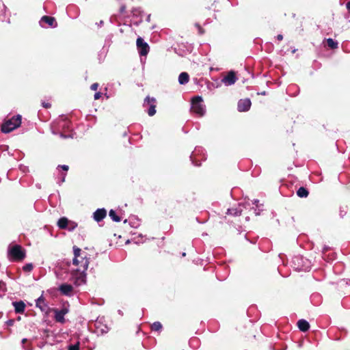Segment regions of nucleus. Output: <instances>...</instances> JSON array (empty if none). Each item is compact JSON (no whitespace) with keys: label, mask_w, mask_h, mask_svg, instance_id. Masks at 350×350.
Masks as SVG:
<instances>
[{"label":"nucleus","mask_w":350,"mask_h":350,"mask_svg":"<svg viewBox=\"0 0 350 350\" xmlns=\"http://www.w3.org/2000/svg\"><path fill=\"white\" fill-rule=\"evenodd\" d=\"M73 265L78 267L77 271L79 272L81 275H85V272L88 269L89 265L88 254L86 252L82 251L77 246L73 247Z\"/></svg>","instance_id":"nucleus-1"},{"label":"nucleus","mask_w":350,"mask_h":350,"mask_svg":"<svg viewBox=\"0 0 350 350\" xmlns=\"http://www.w3.org/2000/svg\"><path fill=\"white\" fill-rule=\"evenodd\" d=\"M21 116L16 115L10 119L5 120L1 125V131L4 133H8L18 128L21 124Z\"/></svg>","instance_id":"nucleus-2"},{"label":"nucleus","mask_w":350,"mask_h":350,"mask_svg":"<svg viewBox=\"0 0 350 350\" xmlns=\"http://www.w3.org/2000/svg\"><path fill=\"white\" fill-rule=\"evenodd\" d=\"M25 256V250L20 245H14L8 250V258L11 261L21 262Z\"/></svg>","instance_id":"nucleus-3"},{"label":"nucleus","mask_w":350,"mask_h":350,"mask_svg":"<svg viewBox=\"0 0 350 350\" xmlns=\"http://www.w3.org/2000/svg\"><path fill=\"white\" fill-rule=\"evenodd\" d=\"M202 102V98L200 96H196L191 99V110L200 116H202L205 111L201 104Z\"/></svg>","instance_id":"nucleus-4"},{"label":"nucleus","mask_w":350,"mask_h":350,"mask_svg":"<svg viewBox=\"0 0 350 350\" xmlns=\"http://www.w3.org/2000/svg\"><path fill=\"white\" fill-rule=\"evenodd\" d=\"M137 49L141 56H146L150 51V47L148 43L144 41L141 37L137 38L136 41Z\"/></svg>","instance_id":"nucleus-5"},{"label":"nucleus","mask_w":350,"mask_h":350,"mask_svg":"<svg viewBox=\"0 0 350 350\" xmlns=\"http://www.w3.org/2000/svg\"><path fill=\"white\" fill-rule=\"evenodd\" d=\"M251 100L249 98L241 99L238 102L237 108L239 111H247L251 107Z\"/></svg>","instance_id":"nucleus-6"},{"label":"nucleus","mask_w":350,"mask_h":350,"mask_svg":"<svg viewBox=\"0 0 350 350\" xmlns=\"http://www.w3.org/2000/svg\"><path fill=\"white\" fill-rule=\"evenodd\" d=\"M237 81V77L235 72L231 70L228 72L227 75L224 77L221 81L226 85H231L234 84Z\"/></svg>","instance_id":"nucleus-7"},{"label":"nucleus","mask_w":350,"mask_h":350,"mask_svg":"<svg viewBox=\"0 0 350 350\" xmlns=\"http://www.w3.org/2000/svg\"><path fill=\"white\" fill-rule=\"evenodd\" d=\"M59 291L62 295L70 296L73 291V286L71 284L64 283L59 286Z\"/></svg>","instance_id":"nucleus-8"},{"label":"nucleus","mask_w":350,"mask_h":350,"mask_svg":"<svg viewBox=\"0 0 350 350\" xmlns=\"http://www.w3.org/2000/svg\"><path fill=\"white\" fill-rule=\"evenodd\" d=\"M40 22L44 23L47 24L49 27H53V28L56 27L57 26L56 20L53 16H43L41 18Z\"/></svg>","instance_id":"nucleus-9"},{"label":"nucleus","mask_w":350,"mask_h":350,"mask_svg":"<svg viewBox=\"0 0 350 350\" xmlns=\"http://www.w3.org/2000/svg\"><path fill=\"white\" fill-rule=\"evenodd\" d=\"M55 319L57 322L64 323L65 322L64 315L67 313L66 309L60 310H55Z\"/></svg>","instance_id":"nucleus-10"},{"label":"nucleus","mask_w":350,"mask_h":350,"mask_svg":"<svg viewBox=\"0 0 350 350\" xmlns=\"http://www.w3.org/2000/svg\"><path fill=\"white\" fill-rule=\"evenodd\" d=\"M107 215V211L105 208H98L94 213V219L97 222L102 221Z\"/></svg>","instance_id":"nucleus-11"},{"label":"nucleus","mask_w":350,"mask_h":350,"mask_svg":"<svg viewBox=\"0 0 350 350\" xmlns=\"http://www.w3.org/2000/svg\"><path fill=\"white\" fill-rule=\"evenodd\" d=\"M14 310L16 313L23 314L25 312V304L23 301L13 302Z\"/></svg>","instance_id":"nucleus-12"},{"label":"nucleus","mask_w":350,"mask_h":350,"mask_svg":"<svg viewBox=\"0 0 350 350\" xmlns=\"http://www.w3.org/2000/svg\"><path fill=\"white\" fill-rule=\"evenodd\" d=\"M297 326L301 332H306L310 328L309 323L304 319L299 320L297 322Z\"/></svg>","instance_id":"nucleus-13"},{"label":"nucleus","mask_w":350,"mask_h":350,"mask_svg":"<svg viewBox=\"0 0 350 350\" xmlns=\"http://www.w3.org/2000/svg\"><path fill=\"white\" fill-rule=\"evenodd\" d=\"M70 221L66 217H61L57 221V226L60 229H66Z\"/></svg>","instance_id":"nucleus-14"},{"label":"nucleus","mask_w":350,"mask_h":350,"mask_svg":"<svg viewBox=\"0 0 350 350\" xmlns=\"http://www.w3.org/2000/svg\"><path fill=\"white\" fill-rule=\"evenodd\" d=\"M189 75L187 72H183L179 75L178 82L181 85L186 84L189 82Z\"/></svg>","instance_id":"nucleus-15"},{"label":"nucleus","mask_w":350,"mask_h":350,"mask_svg":"<svg viewBox=\"0 0 350 350\" xmlns=\"http://www.w3.org/2000/svg\"><path fill=\"white\" fill-rule=\"evenodd\" d=\"M297 195L299 198H307L308 196V195H309V192H308V191L307 190L306 188H305L304 187H301L297 190Z\"/></svg>","instance_id":"nucleus-16"},{"label":"nucleus","mask_w":350,"mask_h":350,"mask_svg":"<svg viewBox=\"0 0 350 350\" xmlns=\"http://www.w3.org/2000/svg\"><path fill=\"white\" fill-rule=\"evenodd\" d=\"M327 45L332 49H336L338 48V42L334 41L332 38H328L326 40Z\"/></svg>","instance_id":"nucleus-17"},{"label":"nucleus","mask_w":350,"mask_h":350,"mask_svg":"<svg viewBox=\"0 0 350 350\" xmlns=\"http://www.w3.org/2000/svg\"><path fill=\"white\" fill-rule=\"evenodd\" d=\"M109 215L111 218V219L114 221L119 222L121 221L120 217H119L116 214V211L113 209L109 211Z\"/></svg>","instance_id":"nucleus-18"},{"label":"nucleus","mask_w":350,"mask_h":350,"mask_svg":"<svg viewBox=\"0 0 350 350\" xmlns=\"http://www.w3.org/2000/svg\"><path fill=\"white\" fill-rule=\"evenodd\" d=\"M162 328V324L159 321H155L151 325L152 331L159 332Z\"/></svg>","instance_id":"nucleus-19"},{"label":"nucleus","mask_w":350,"mask_h":350,"mask_svg":"<svg viewBox=\"0 0 350 350\" xmlns=\"http://www.w3.org/2000/svg\"><path fill=\"white\" fill-rule=\"evenodd\" d=\"M155 108H156L155 104H151L150 105V107H149L148 111V114L150 116H154L156 113Z\"/></svg>","instance_id":"nucleus-20"},{"label":"nucleus","mask_w":350,"mask_h":350,"mask_svg":"<svg viewBox=\"0 0 350 350\" xmlns=\"http://www.w3.org/2000/svg\"><path fill=\"white\" fill-rule=\"evenodd\" d=\"M145 103H147V104L148 105H151V104H154L156 103V99L153 97H150V96H147L146 98H145V100H144Z\"/></svg>","instance_id":"nucleus-21"},{"label":"nucleus","mask_w":350,"mask_h":350,"mask_svg":"<svg viewBox=\"0 0 350 350\" xmlns=\"http://www.w3.org/2000/svg\"><path fill=\"white\" fill-rule=\"evenodd\" d=\"M23 269L24 271L29 272L33 269V265L31 263L26 264L23 266Z\"/></svg>","instance_id":"nucleus-22"},{"label":"nucleus","mask_w":350,"mask_h":350,"mask_svg":"<svg viewBox=\"0 0 350 350\" xmlns=\"http://www.w3.org/2000/svg\"><path fill=\"white\" fill-rule=\"evenodd\" d=\"M77 226V223L70 221L66 229H68L69 231H72Z\"/></svg>","instance_id":"nucleus-23"},{"label":"nucleus","mask_w":350,"mask_h":350,"mask_svg":"<svg viewBox=\"0 0 350 350\" xmlns=\"http://www.w3.org/2000/svg\"><path fill=\"white\" fill-rule=\"evenodd\" d=\"M227 214L232 215H237L238 214H241V211H237V209H228Z\"/></svg>","instance_id":"nucleus-24"},{"label":"nucleus","mask_w":350,"mask_h":350,"mask_svg":"<svg viewBox=\"0 0 350 350\" xmlns=\"http://www.w3.org/2000/svg\"><path fill=\"white\" fill-rule=\"evenodd\" d=\"M79 342H77L76 344L70 345L68 347V350H79Z\"/></svg>","instance_id":"nucleus-25"},{"label":"nucleus","mask_w":350,"mask_h":350,"mask_svg":"<svg viewBox=\"0 0 350 350\" xmlns=\"http://www.w3.org/2000/svg\"><path fill=\"white\" fill-rule=\"evenodd\" d=\"M195 25L198 28V32L200 35L204 33V29L199 24L196 23Z\"/></svg>","instance_id":"nucleus-26"},{"label":"nucleus","mask_w":350,"mask_h":350,"mask_svg":"<svg viewBox=\"0 0 350 350\" xmlns=\"http://www.w3.org/2000/svg\"><path fill=\"white\" fill-rule=\"evenodd\" d=\"M98 88V83H94L92 84L91 86H90V89L92 90H93V91L97 90Z\"/></svg>","instance_id":"nucleus-27"},{"label":"nucleus","mask_w":350,"mask_h":350,"mask_svg":"<svg viewBox=\"0 0 350 350\" xmlns=\"http://www.w3.org/2000/svg\"><path fill=\"white\" fill-rule=\"evenodd\" d=\"M58 167L62 168L64 171H68L69 170L68 165H59Z\"/></svg>","instance_id":"nucleus-28"},{"label":"nucleus","mask_w":350,"mask_h":350,"mask_svg":"<svg viewBox=\"0 0 350 350\" xmlns=\"http://www.w3.org/2000/svg\"><path fill=\"white\" fill-rule=\"evenodd\" d=\"M42 106H43L44 108H46V109H49V108H51V103H45V102H44V103H42Z\"/></svg>","instance_id":"nucleus-29"},{"label":"nucleus","mask_w":350,"mask_h":350,"mask_svg":"<svg viewBox=\"0 0 350 350\" xmlns=\"http://www.w3.org/2000/svg\"><path fill=\"white\" fill-rule=\"evenodd\" d=\"M14 323V319H9L8 321H6V324L8 325V326H12Z\"/></svg>","instance_id":"nucleus-30"},{"label":"nucleus","mask_w":350,"mask_h":350,"mask_svg":"<svg viewBox=\"0 0 350 350\" xmlns=\"http://www.w3.org/2000/svg\"><path fill=\"white\" fill-rule=\"evenodd\" d=\"M101 97V93L100 92H96L94 94V99L98 100Z\"/></svg>","instance_id":"nucleus-31"},{"label":"nucleus","mask_w":350,"mask_h":350,"mask_svg":"<svg viewBox=\"0 0 350 350\" xmlns=\"http://www.w3.org/2000/svg\"><path fill=\"white\" fill-rule=\"evenodd\" d=\"M43 301H44V300H43L42 297H39V298L37 299V301H36V306H39V304H40V303L43 302Z\"/></svg>","instance_id":"nucleus-32"},{"label":"nucleus","mask_w":350,"mask_h":350,"mask_svg":"<svg viewBox=\"0 0 350 350\" xmlns=\"http://www.w3.org/2000/svg\"><path fill=\"white\" fill-rule=\"evenodd\" d=\"M346 8H347V10L349 11V12L350 13V1H349L346 3Z\"/></svg>","instance_id":"nucleus-33"},{"label":"nucleus","mask_w":350,"mask_h":350,"mask_svg":"<svg viewBox=\"0 0 350 350\" xmlns=\"http://www.w3.org/2000/svg\"><path fill=\"white\" fill-rule=\"evenodd\" d=\"M277 39L280 41L282 40L283 39V36L282 34H278L277 36Z\"/></svg>","instance_id":"nucleus-34"},{"label":"nucleus","mask_w":350,"mask_h":350,"mask_svg":"<svg viewBox=\"0 0 350 350\" xmlns=\"http://www.w3.org/2000/svg\"><path fill=\"white\" fill-rule=\"evenodd\" d=\"M27 341V338H23V339L22 340V343H23V344H25Z\"/></svg>","instance_id":"nucleus-35"},{"label":"nucleus","mask_w":350,"mask_h":350,"mask_svg":"<svg viewBox=\"0 0 350 350\" xmlns=\"http://www.w3.org/2000/svg\"><path fill=\"white\" fill-rule=\"evenodd\" d=\"M61 137H66V135H64V134H62H62H61Z\"/></svg>","instance_id":"nucleus-36"},{"label":"nucleus","mask_w":350,"mask_h":350,"mask_svg":"<svg viewBox=\"0 0 350 350\" xmlns=\"http://www.w3.org/2000/svg\"><path fill=\"white\" fill-rule=\"evenodd\" d=\"M65 180V176L63 177L62 181L64 182Z\"/></svg>","instance_id":"nucleus-37"}]
</instances>
